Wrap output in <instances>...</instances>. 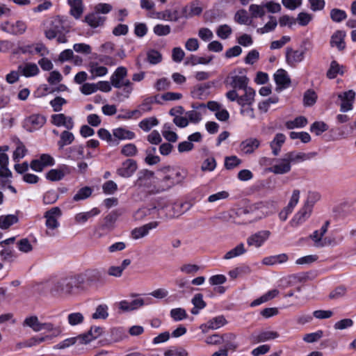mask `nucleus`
I'll list each match as a JSON object with an SVG mask.
<instances>
[{"label": "nucleus", "instance_id": "nucleus-1", "mask_svg": "<svg viewBox=\"0 0 356 356\" xmlns=\"http://www.w3.org/2000/svg\"><path fill=\"white\" fill-rule=\"evenodd\" d=\"M83 283L80 276H69L51 280L44 286L51 296L63 298L73 295Z\"/></svg>", "mask_w": 356, "mask_h": 356}, {"label": "nucleus", "instance_id": "nucleus-2", "mask_svg": "<svg viewBox=\"0 0 356 356\" xmlns=\"http://www.w3.org/2000/svg\"><path fill=\"white\" fill-rule=\"evenodd\" d=\"M185 177L186 175L178 169L170 166L163 167L158 170L156 181L149 193L155 194L166 191L181 183Z\"/></svg>", "mask_w": 356, "mask_h": 356}, {"label": "nucleus", "instance_id": "nucleus-3", "mask_svg": "<svg viewBox=\"0 0 356 356\" xmlns=\"http://www.w3.org/2000/svg\"><path fill=\"white\" fill-rule=\"evenodd\" d=\"M62 216V211L58 207L51 208L47 211L44 217L46 219L45 225L47 227L46 235L52 237L58 234V228L60 226L58 219Z\"/></svg>", "mask_w": 356, "mask_h": 356}, {"label": "nucleus", "instance_id": "nucleus-4", "mask_svg": "<svg viewBox=\"0 0 356 356\" xmlns=\"http://www.w3.org/2000/svg\"><path fill=\"white\" fill-rule=\"evenodd\" d=\"M312 47V44L308 40H305L300 46V49H293L287 47L286 49V60L289 65L295 66L302 62L305 58V54L307 51Z\"/></svg>", "mask_w": 356, "mask_h": 356}, {"label": "nucleus", "instance_id": "nucleus-5", "mask_svg": "<svg viewBox=\"0 0 356 356\" xmlns=\"http://www.w3.org/2000/svg\"><path fill=\"white\" fill-rule=\"evenodd\" d=\"M44 25H46L44 34L49 40L56 38L58 34L62 33L63 29L62 21L58 17L52 18L47 21Z\"/></svg>", "mask_w": 356, "mask_h": 356}, {"label": "nucleus", "instance_id": "nucleus-6", "mask_svg": "<svg viewBox=\"0 0 356 356\" xmlns=\"http://www.w3.org/2000/svg\"><path fill=\"white\" fill-rule=\"evenodd\" d=\"M46 118L41 114H33L24 120V127L29 132L40 129L46 123Z\"/></svg>", "mask_w": 356, "mask_h": 356}, {"label": "nucleus", "instance_id": "nucleus-7", "mask_svg": "<svg viewBox=\"0 0 356 356\" xmlns=\"http://www.w3.org/2000/svg\"><path fill=\"white\" fill-rule=\"evenodd\" d=\"M54 164V158L47 154H42L37 159H34L31 162V168L37 172L42 171L44 168L51 166Z\"/></svg>", "mask_w": 356, "mask_h": 356}, {"label": "nucleus", "instance_id": "nucleus-8", "mask_svg": "<svg viewBox=\"0 0 356 356\" xmlns=\"http://www.w3.org/2000/svg\"><path fill=\"white\" fill-rule=\"evenodd\" d=\"M355 97V92L353 90L338 94V98L341 101L340 111L346 112L352 110Z\"/></svg>", "mask_w": 356, "mask_h": 356}, {"label": "nucleus", "instance_id": "nucleus-9", "mask_svg": "<svg viewBox=\"0 0 356 356\" xmlns=\"http://www.w3.org/2000/svg\"><path fill=\"white\" fill-rule=\"evenodd\" d=\"M312 211V204L309 202H305L302 209L295 215L291 222L293 227H298L310 216Z\"/></svg>", "mask_w": 356, "mask_h": 356}, {"label": "nucleus", "instance_id": "nucleus-10", "mask_svg": "<svg viewBox=\"0 0 356 356\" xmlns=\"http://www.w3.org/2000/svg\"><path fill=\"white\" fill-rule=\"evenodd\" d=\"M26 24L23 21H17L15 23L5 22L1 25V29L13 35H22L26 30Z\"/></svg>", "mask_w": 356, "mask_h": 356}, {"label": "nucleus", "instance_id": "nucleus-11", "mask_svg": "<svg viewBox=\"0 0 356 356\" xmlns=\"http://www.w3.org/2000/svg\"><path fill=\"white\" fill-rule=\"evenodd\" d=\"M280 337L277 332L275 331H261L260 332H254L250 336V341L252 343H258L273 340Z\"/></svg>", "mask_w": 356, "mask_h": 356}, {"label": "nucleus", "instance_id": "nucleus-12", "mask_svg": "<svg viewBox=\"0 0 356 356\" xmlns=\"http://www.w3.org/2000/svg\"><path fill=\"white\" fill-rule=\"evenodd\" d=\"M138 165L136 161L128 159L122 163L120 168L117 170V173L122 177H130L137 170Z\"/></svg>", "mask_w": 356, "mask_h": 356}, {"label": "nucleus", "instance_id": "nucleus-13", "mask_svg": "<svg viewBox=\"0 0 356 356\" xmlns=\"http://www.w3.org/2000/svg\"><path fill=\"white\" fill-rule=\"evenodd\" d=\"M51 122L56 127H64L67 130L72 129L74 124L72 118L63 113L52 115Z\"/></svg>", "mask_w": 356, "mask_h": 356}, {"label": "nucleus", "instance_id": "nucleus-14", "mask_svg": "<svg viewBox=\"0 0 356 356\" xmlns=\"http://www.w3.org/2000/svg\"><path fill=\"white\" fill-rule=\"evenodd\" d=\"M276 163L267 168V171L275 175H284L289 172L291 170V165L284 158L275 160Z\"/></svg>", "mask_w": 356, "mask_h": 356}, {"label": "nucleus", "instance_id": "nucleus-15", "mask_svg": "<svg viewBox=\"0 0 356 356\" xmlns=\"http://www.w3.org/2000/svg\"><path fill=\"white\" fill-rule=\"evenodd\" d=\"M270 232L268 230L259 231L247 239V243L249 246H254L259 248L269 237Z\"/></svg>", "mask_w": 356, "mask_h": 356}, {"label": "nucleus", "instance_id": "nucleus-16", "mask_svg": "<svg viewBox=\"0 0 356 356\" xmlns=\"http://www.w3.org/2000/svg\"><path fill=\"white\" fill-rule=\"evenodd\" d=\"M154 174L149 170H143L138 173V177L136 181V185L138 187H143L148 189V191L152 188L151 184L154 178Z\"/></svg>", "mask_w": 356, "mask_h": 356}, {"label": "nucleus", "instance_id": "nucleus-17", "mask_svg": "<svg viewBox=\"0 0 356 356\" xmlns=\"http://www.w3.org/2000/svg\"><path fill=\"white\" fill-rule=\"evenodd\" d=\"M222 343H224L223 348L227 351L234 352L239 347V343L237 341V335L233 332L222 334Z\"/></svg>", "mask_w": 356, "mask_h": 356}, {"label": "nucleus", "instance_id": "nucleus-18", "mask_svg": "<svg viewBox=\"0 0 356 356\" xmlns=\"http://www.w3.org/2000/svg\"><path fill=\"white\" fill-rule=\"evenodd\" d=\"M227 323V320L223 316H218L214 317L200 326L202 332L206 333L209 330H217Z\"/></svg>", "mask_w": 356, "mask_h": 356}, {"label": "nucleus", "instance_id": "nucleus-19", "mask_svg": "<svg viewBox=\"0 0 356 356\" xmlns=\"http://www.w3.org/2000/svg\"><path fill=\"white\" fill-rule=\"evenodd\" d=\"M248 78L245 75L229 76L226 79V82L228 83L233 88H238L243 90H245V88H249L248 86Z\"/></svg>", "mask_w": 356, "mask_h": 356}, {"label": "nucleus", "instance_id": "nucleus-20", "mask_svg": "<svg viewBox=\"0 0 356 356\" xmlns=\"http://www.w3.org/2000/svg\"><path fill=\"white\" fill-rule=\"evenodd\" d=\"M159 223L156 221L149 222L141 227H136L131 231V237L134 239H139L147 236L149 230L156 228Z\"/></svg>", "mask_w": 356, "mask_h": 356}, {"label": "nucleus", "instance_id": "nucleus-21", "mask_svg": "<svg viewBox=\"0 0 356 356\" xmlns=\"http://www.w3.org/2000/svg\"><path fill=\"white\" fill-rule=\"evenodd\" d=\"M102 332V327L99 326L91 327L87 333L79 335V343L81 344L88 343L100 337Z\"/></svg>", "mask_w": 356, "mask_h": 356}, {"label": "nucleus", "instance_id": "nucleus-22", "mask_svg": "<svg viewBox=\"0 0 356 356\" xmlns=\"http://www.w3.org/2000/svg\"><path fill=\"white\" fill-rule=\"evenodd\" d=\"M260 145V140L255 138H249L240 144L241 150L245 154L253 153Z\"/></svg>", "mask_w": 356, "mask_h": 356}, {"label": "nucleus", "instance_id": "nucleus-23", "mask_svg": "<svg viewBox=\"0 0 356 356\" xmlns=\"http://www.w3.org/2000/svg\"><path fill=\"white\" fill-rule=\"evenodd\" d=\"M127 75V70L124 67H118L111 77V83L116 88L122 87V81Z\"/></svg>", "mask_w": 356, "mask_h": 356}, {"label": "nucleus", "instance_id": "nucleus-24", "mask_svg": "<svg viewBox=\"0 0 356 356\" xmlns=\"http://www.w3.org/2000/svg\"><path fill=\"white\" fill-rule=\"evenodd\" d=\"M274 79L280 89L288 88L291 83L287 72L283 69H280L275 73Z\"/></svg>", "mask_w": 356, "mask_h": 356}, {"label": "nucleus", "instance_id": "nucleus-25", "mask_svg": "<svg viewBox=\"0 0 356 356\" xmlns=\"http://www.w3.org/2000/svg\"><path fill=\"white\" fill-rule=\"evenodd\" d=\"M20 74L26 77L36 76L40 70L35 63H28L24 65H20L18 67Z\"/></svg>", "mask_w": 356, "mask_h": 356}, {"label": "nucleus", "instance_id": "nucleus-26", "mask_svg": "<svg viewBox=\"0 0 356 356\" xmlns=\"http://www.w3.org/2000/svg\"><path fill=\"white\" fill-rule=\"evenodd\" d=\"M346 34L342 31H336L331 37L330 45L336 47L339 51L343 50L346 47L344 41Z\"/></svg>", "mask_w": 356, "mask_h": 356}, {"label": "nucleus", "instance_id": "nucleus-27", "mask_svg": "<svg viewBox=\"0 0 356 356\" xmlns=\"http://www.w3.org/2000/svg\"><path fill=\"white\" fill-rule=\"evenodd\" d=\"M255 91L252 88H245L244 95L239 96L238 104L241 106H252L254 100Z\"/></svg>", "mask_w": 356, "mask_h": 356}, {"label": "nucleus", "instance_id": "nucleus-28", "mask_svg": "<svg viewBox=\"0 0 356 356\" xmlns=\"http://www.w3.org/2000/svg\"><path fill=\"white\" fill-rule=\"evenodd\" d=\"M144 305L142 298L135 299L131 301L122 300L119 303V308L124 312H129L136 309Z\"/></svg>", "mask_w": 356, "mask_h": 356}, {"label": "nucleus", "instance_id": "nucleus-29", "mask_svg": "<svg viewBox=\"0 0 356 356\" xmlns=\"http://www.w3.org/2000/svg\"><path fill=\"white\" fill-rule=\"evenodd\" d=\"M105 17L100 16L96 11L90 13L85 17V22L91 27L97 28L104 24Z\"/></svg>", "mask_w": 356, "mask_h": 356}, {"label": "nucleus", "instance_id": "nucleus-30", "mask_svg": "<svg viewBox=\"0 0 356 356\" xmlns=\"http://www.w3.org/2000/svg\"><path fill=\"white\" fill-rule=\"evenodd\" d=\"M285 140V136L283 134L279 133L275 135L273 140L270 142V146L274 156H277L280 154L281 147L284 143Z\"/></svg>", "mask_w": 356, "mask_h": 356}, {"label": "nucleus", "instance_id": "nucleus-31", "mask_svg": "<svg viewBox=\"0 0 356 356\" xmlns=\"http://www.w3.org/2000/svg\"><path fill=\"white\" fill-rule=\"evenodd\" d=\"M41 322L36 315L27 316L22 322L24 327H29L35 332H40Z\"/></svg>", "mask_w": 356, "mask_h": 356}, {"label": "nucleus", "instance_id": "nucleus-32", "mask_svg": "<svg viewBox=\"0 0 356 356\" xmlns=\"http://www.w3.org/2000/svg\"><path fill=\"white\" fill-rule=\"evenodd\" d=\"M113 136L115 139L118 140H131L136 136L135 134L129 130L122 127L114 129L113 130Z\"/></svg>", "mask_w": 356, "mask_h": 356}, {"label": "nucleus", "instance_id": "nucleus-33", "mask_svg": "<svg viewBox=\"0 0 356 356\" xmlns=\"http://www.w3.org/2000/svg\"><path fill=\"white\" fill-rule=\"evenodd\" d=\"M193 305V308L191 309V314L197 315L199 314L200 310L204 309L207 306L206 302L203 300V295L202 293H196L191 300Z\"/></svg>", "mask_w": 356, "mask_h": 356}, {"label": "nucleus", "instance_id": "nucleus-34", "mask_svg": "<svg viewBox=\"0 0 356 356\" xmlns=\"http://www.w3.org/2000/svg\"><path fill=\"white\" fill-rule=\"evenodd\" d=\"M42 330H44L48 332H51V334H49V336H51V338L57 337L62 333V329L60 328V327L56 326L51 322H41L40 332Z\"/></svg>", "mask_w": 356, "mask_h": 356}, {"label": "nucleus", "instance_id": "nucleus-35", "mask_svg": "<svg viewBox=\"0 0 356 356\" xmlns=\"http://www.w3.org/2000/svg\"><path fill=\"white\" fill-rule=\"evenodd\" d=\"M165 207H167V206L161 207V206L159 205L158 208H157V207H154L152 209H146V208L140 209L136 212V218H143L147 215L151 214L152 213V210L157 209L159 218H168V215H165V216H163L161 215L162 211H163Z\"/></svg>", "mask_w": 356, "mask_h": 356}, {"label": "nucleus", "instance_id": "nucleus-36", "mask_svg": "<svg viewBox=\"0 0 356 356\" xmlns=\"http://www.w3.org/2000/svg\"><path fill=\"white\" fill-rule=\"evenodd\" d=\"M157 15V17L159 19L172 22H177L181 17V14L177 10H165L163 12L158 13Z\"/></svg>", "mask_w": 356, "mask_h": 356}, {"label": "nucleus", "instance_id": "nucleus-37", "mask_svg": "<svg viewBox=\"0 0 356 356\" xmlns=\"http://www.w3.org/2000/svg\"><path fill=\"white\" fill-rule=\"evenodd\" d=\"M67 156L73 160L81 159L84 156V147L83 145H74L67 149Z\"/></svg>", "mask_w": 356, "mask_h": 356}, {"label": "nucleus", "instance_id": "nucleus-38", "mask_svg": "<svg viewBox=\"0 0 356 356\" xmlns=\"http://www.w3.org/2000/svg\"><path fill=\"white\" fill-rule=\"evenodd\" d=\"M18 222V217L14 214H9L6 216H0V228L2 229H7L11 225Z\"/></svg>", "mask_w": 356, "mask_h": 356}, {"label": "nucleus", "instance_id": "nucleus-39", "mask_svg": "<svg viewBox=\"0 0 356 356\" xmlns=\"http://www.w3.org/2000/svg\"><path fill=\"white\" fill-rule=\"evenodd\" d=\"M343 74V66L340 65L336 60H332L326 73L327 77L330 79H333L336 78L338 74Z\"/></svg>", "mask_w": 356, "mask_h": 356}, {"label": "nucleus", "instance_id": "nucleus-40", "mask_svg": "<svg viewBox=\"0 0 356 356\" xmlns=\"http://www.w3.org/2000/svg\"><path fill=\"white\" fill-rule=\"evenodd\" d=\"M99 212L100 211L97 208H93L92 209L88 212H82L77 213L75 216L74 219L76 223H84L89 218L98 215Z\"/></svg>", "mask_w": 356, "mask_h": 356}, {"label": "nucleus", "instance_id": "nucleus-41", "mask_svg": "<svg viewBox=\"0 0 356 356\" xmlns=\"http://www.w3.org/2000/svg\"><path fill=\"white\" fill-rule=\"evenodd\" d=\"M74 140V134L68 130H65L60 134V140L58 141V145L60 149H63L65 146L72 143Z\"/></svg>", "mask_w": 356, "mask_h": 356}, {"label": "nucleus", "instance_id": "nucleus-42", "mask_svg": "<svg viewBox=\"0 0 356 356\" xmlns=\"http://www.w3.org/2000/svg\"><path fill=\"white\" fill-rule=\"evenodd\" d=\"M246 252L243 243H240L233 249L228 251L223 257L225 259H231L239 257Z\"/></svg>", "mask_w": 356, "mask_h": 356}, {"label": "nucleus", "instance_id": "nucleus-43", "mask_svg": "<svg viewBox=\"0 0 356 356\" xmlns=\"http://www.w3.org/2000/svg\"><path fill=\"white\" fill-rule=\"evenodd\" d=\"M159 124V120L155 117L145 118L139 122V127L144 131H149Z\"/></svg>", "mask_w": 356, "mask_h": 356}, {"label": "nucleus", "instance_id": "nucleus-44", "mask_svg": "<svg viewBox=\"0 0 356 356\" xmlns=\"http://www.w3.org/2000/svg\"><path fill=\"white\" fill-rule=\"evenodd\" d=\"M119 215L117 211H112L104 218V222L103 227L108 230H112L114 228V225L118 218Z\"/></svg>", "mask_w": 356, "mask_h": 356}, {"label": "nucleus", "instance_id": "nucleus-45", "mask_svg": "<svg viewBox=\"0 0 356 356\" xmlns=\"http://www.w3.org/2000/svg\"><path fill=\"white\" fill-rule=\"evenodd\" d=\"M108 307L106 305H99L97 307L95 312L92 314L93 319H106L108 316Z\"/></svg>", "mask_w": 356, "mask_h": 356}, {"label": "nucleus", "instance_id": "nucleus-46", "mask_svg": "<svg viewBox=\"0 0 356 356\" xmlns=\"http://www.w3.org/2000/svg\"><path fill=\"white\" fill-rule=\"evenodd\" d=\"M307 124V118L304 116H300L293 120L286 122L285 125L288 129H293L294 128L304 127Z\"/></svg>", "mask_w": 356, "mask_h": 356}, {"label": "nucleus", "instance_id": "nucleus-47", "mask_svg": "<svg viewBox=\"0 0 356 356\" xmlns=\"http://www.w3.org/2000/svg\"><path fill=\"white\" fill-rule=\"evenodd\" d=\"M97 134L101 139L106 140L111 145H118L119 143L106 129L101 128L98 130Z\"/></svg>", "mask_w": 356, "mask_h": 356}, {"label": "nucleus", "instance_id": "nucleus-48", "mask_svg": "<svg viewBox=\"0 0 356 356\" xmlns=\"http://www.w3.org/2000/svg\"><path fill=\"white\" fill-rule=\"evenodd\" d=\"M92 190L89 186H85L78 191V192L74 195L73 200L78 202L83 200L89 197L92 194Z\"/></svg>", "mask_w": 356, "mask_h": 356}, {"label": "nucleus", "instance_id": "nucleus-49", "mask_svg": "<svg viewBox=\"0 0 356 356\" xmlns=\"http://www.w3.org/2000/svg\"><path fill=\"white\" fill-rule=\"evenodd\" d=\"M147 60L152 65H156L161 62L162 55L154 49H149L147 52Z\"/></svg>", "mask_w": 356, "mask_h": 356}, {"label": "nucleus", "instance_id": "nucleus-50", "mask_svg": "<svg viewBox=\"0 0 356 356\" xmlns=\"http://www.w3.org/2000/svg\"><path fill=\"white\" fill-rule=\"evenodd\" d=\"M0 251L1 260L4 262H12L15 259V254L13 250L9 247H1Z\"/></svg>", "mask_w": 356, "mask_h": 356}, {"label": "nucleus", "instance_id": "nucleus-51", "mask_svg": "<svg viewBox=\"0 0 356 356\" xmlns=\"http://www.w3.org/2000/svg\"><path fill=\"white\" fill-rule=\"evenodd\" d=\"M249 11L252 18L262 17L266 13L264 5L252 4L249 7Z\"/></svg>", "mask_w": 356, "mask_h": 356}, {"label": "nucleus", "instance_id": "nucleus-52", "mask_svg": "<svg viewBox=\"0 0 356 356\" xmlns=\"http://www.w3.org/2000/svg\"><path fill=\"white\" fill-rule=\"evenodd\" d=\"M317 99V95L314 90H308L304 94L303 102L306 106L314 105Z\"/></svg>", "mask_w": 356, "mask_h": 356}, {"label": "nucleus", "instance_id": "nucleus-53", "mask_svg": "<svg viewBox=\"0 0 356 356\" xmlns=\"http://www.w3.org/2000/svg\"><path fill=\"white\" fill-rule=\"evenodd\" d=\"M232 33V29L227 24L220 25L216 29L217 35L222 40L228 38Z\"/></svg>", "mask_w": 356, "mask_h": 356}, {"label": "nucleus", "instance_id": "nucleus-54", "mask_svg": "<svg viewBox=\"0 0 356 356\" xmlns=\"http://www.w3.org/2000/svg\"><path fill=\"white\" fill-rule=\"evenodd\" d=\"M90 72L96 76H102L107 74L108 70L106 67L99 66L97 63H90Z\"/></svg>", "mask_w": 356, "mask_h": 356}, {"label": "nucleus", "instance_id": "nucleus-55", "mask_svg": "<svg viewBox=\"0 0 356 356\" xmlns=\"http://www.w3.org/2000/svg\"><path fill=\"white\" fill-rule=\"evenodd\" d=\"M64 176L65 173L60 169H52L49 170L46 175L47 179L51 181L61 180L64 177Z\"/></svg>", "mask_w": 356, "mask_h": 356}, {"label": "nucleus", "instance_id": "nucleus-56", "mask_svg": "<svg viewBox=\"0 0 356 356\" xmlns=\"http://www.w3.org/2000/svg\"><path fill=\"white\" fill-rule=\"evenodd\" d=\"M83 321L84 316L80 312L71 313L67 316V321L69 324L72 326L81 324Z\"/></svg>", "mask_w": 356, "mask_h": 356}, {"label": "nucleus", "instance_id": "nucleus-57", "mask_svg": "<svg viewBox=\"0 0 356 356\" xmlns=\"http://www.w3.org/2000/svg\"><path fill=\"white\" fill-rule=\"evenodd\" d=\"M328 129V126L323 122H314L310 127V131L314 132L316 135L319 136L323 132L327 131Z\"/></svg>", "mask_w": 356, "mask_h": 356}, {"label": "nucleus", "instance_id": "nucleus-58", "mask_svg": "<svg viewBox=\"0 0 356 356\" xmlns=\"http://www.w3.org/2000/svg\"><path fill=\"white\" fill-rule=\"evenodd\" d=\"M277 25L276 19L273 16H270V21L267 22L262 28L258 29L257 32L261 34L273 31Z\"/></svg>", "mask_w": 356, "mask_h": 356}, {"label": "nucleus", "instance_id": "nucleus-59", "mask_svg": "<svg viewBox=\"0 0 356 356\" xmlns=\"http://www.w3.org/2000/svg\"><path fill=\"white\" fill-rule=\"evenodd\" d=\"M241 163V160L236 156H227L225 159V167L227 170H232Z\"/></svg>", "mask_w": 356, "mask_h": 356}, {"label": "nucleus", "instance_id": "nucleus-60", "mask_svg": "<svg viewBox=\"0 0 356 356\" xmlns=\"http://www.w3.org/2000/svg\"><path fill=\"white\" fill-rule=\"evenodd\" d=\"M170 316L175 321H179L187 318V314L183 308H175L170 311Z\"/></svg>", "mask_w": 356, "mask_h": 356}, {"label": "nucleus", "instance_id": "nucleus-61", "mask_svg": "<svg viewBox=\"0 0 356 356\" xmlns=\"http://www.w3.org/2000/svg\"><path fill=\"white\" fill-rule=\"evenodd\" d=\"M138 152L136 146L133 143H129L124 145L121 149V154L125 156H134Z\"/></svg>", "mask_w": 356, "mask_h": 356}, {"label": "nucleus", "instance_id": "nucleus-62", "mask_svg": "<svg viewBox=\"0 0 356 356\" xmlns=\"http://www.w3.org/2000/svg\"><path fill=\"white\" fill-rule=\"evenodd\" d=\"M26 153V149L25 146L19 143L16 149L14 151L13 154V159L15 162H18L21 159L24 158Z\"/></svg>", "mask_w": 356, "mask_h": 356}, {"label": "nucleus", "instance_id": "nucleus-63", "mask_svg": "<svg viewBox=\"0 0 356 356\" xmlns=\"http://www.w3.org/2000/svg\"><path fill=\"white\" fill-rule=\"evenodd\" d=\"M331 19L336 22H340L346 18V14L345 11L334 8L330 11Z\"/></svg>", "mask_w": 356, "mask_h": 356}, {"label": "nucleus", "instance_id": "nucleus-64", "mask_svg": "<svg viewBox=\"0 0 356 356\" xmlns=\"http://www.w3.org/2000/svg\"><path fill=\"white\" fill-rule=\"evenodd\" d=\"M165 356H188V353L183 348H176L167 350L164 353Z\"/></svg>", "mask_w": 356, "mask_h": 356}]
</instances>
